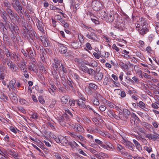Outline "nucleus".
Instances as JSON below:
<instances>
[{
  "label": "nucleus",
  "instance_id": "obj_1",
  "mask_svg": "<svg viewBox=\"0 0 159 159\" xmlns=\"http://www.w3.org/2000/svg\"><path fill=\"white\" fill-rule=\"evenodd\" d=\"M10 30L12 33L11 38V40L14 43V44H16L19 42L20 39L19 36V29L18 26L14 24H11L9 26Z\"/></svg>",
  "mask_w": 159,
  "mask_h": 159
},
{
  "label": "nucleus",
  "instance_id": "obj_2",
  "mask_svg": "<svg viewBox=\"0 0 159 159\" xmlns=\"http://www.w3.org/2000/svg\"><path fill=\"white\" fill-rule=\"evenodd\" d=\"M33 30H29L26 27H24L23 31V37L30 42L31 40L34 41V38L32 35Z\"/></svg>",
  "mask_w": 159,
  "mask_h": 159
},
{
  "label": "nucleus",
  "instance_id": "obj_3",
  "mask_svg": "<svg viewBox=\"0 0 159 159\" xmlns=\"http://www.w3.org/2000/svg\"><path fill=\"white\" fill-rule=\"evenodd\" d=\"M11 5L13 8L18 14L21 17L24 10H22L23 8L20 2L18 0L12 1Z\"/></svg>",
  "mask_w": 159,
  "mask_h": 159
},
{
  "label": "nucleus",
  "instance_id": "obj_4",
  "mask_svg": "<svg viewBox=\"0 0 159 159\" xmlns=\"http://www.w3.org/2000/svg\"><path fill=\"white\" fill-rule=\"evenodd\" d=\"M130 115V111L126 109H124L123 111L120 112L119 118L124 120H126Z\"/></svg>",
  "mask_w": 159,
  "mask_h": 159
},
{
  "label": "nucleus",
  "instance_id": "obj_5",
  "mask_svg": "<svg viewBox=\"0 0 159 159\" xmlns=\"http://www.w3.org/2000/svg\"><path fill=\"white\" fill-rule=\"evenodd\" d=\"M92 6L93 10L96 11L101 10L102 7V4L98 0L93 1L92 2Z\"/></svg>",
  "mask_w": 159,
  "mask_h": 159
},
{
  "label": "nucleus",
  "instance_id": "obj_6",
  "mask_svg": "<svg viewBox=\"0 0 159 159\" xmlns=\"http://www.w3.org/2000/svg\"><path fill=\"white\" fill-rule=\"evenodd\" d=\"M79 41L77 40L72 42L71 45L72 47L74 49H77L80 48L81 46V40L79 38V36H78Z\"/></svg>",
  "mask_w": 159,
  "mask_h": 159
},
{
  "label": "nucleus",
  "instance_id": "obj_7",
  "mask_svg": "<svg viewBox=\"0 0 159 159\" xmlns=\"http://www.w3.org/2000/svg\"><path fill=\"white\" fill-rule=\"evenodd\" d=\"M58 48L59 52L62 54H64L67 51V48L63 44L59 43L58 44Z\"/></svg>",
  "mask_w": 159,
  "mask_h": 159
},
{
  "label": "nucleus",
  "instance_id": "obj_8",
  "mask_svg": "<svg viewBox=\"0 0 159 159\" xmlns=\"http://www.w3.org/2000/svg\"><path fill=\"white\" fill-rule=\"evenodd\" d=\"M114 12L113 11H111L108 14H107V16L106 18V21L107 22H112L114 20Z\"/></svg>",
  "mask_w": 159,
  "mask_h": 159
},
{
  "label": "nucleus",
  "instance_id": "obj_9",
  "mask_svg": "<svg viewBox=\"0 0 159 159\" xmlns=\"http://www.w3.org/2000/svg\"><path fill=\"white\" fill-rule=\"evenodd\" d=\"M86 36L89 39H91L94 42L97 41V37L96 34L93 32L88 33Z\"/></svg>",
  "mask_w": 159,
  "mask_h": 159
},
{
  "label": "nucleus",
  "instance_id": "obj_10",
  "mask_svg": "<svg viewBox=\"0 0 159 159\" xmlns=\"http://www.w3.org/2000/svg\"><path fill=\"white\" fill-rule=\"evenodd\" d=\"M103 75V73L102 72H101L100 73H94V79L96 81H100L102 79Z\"/></svg>",
  "mask_w": 159,
  "mask_h": 159
},
{
  "label": "nucleus",
  "instance_id": "obj_11",
  "mask_svg": "<svg viewBox=\"0 0 159 159\" xmlns=\"http://www.w3.org/2000/svg\"><path fill=\"white\" fill-rule=\"evenodd\" d=\"M60 60H54V62L52 64V67L53 68V70H55L57 71L58 70V66L61 67L60 64Z\"/></svg>",
  "mask_w": 159,
  "mask_h": 159
},
{
  "label": "nucleus",
  "instance_id": "obj_12",
  "mask_svg": "<svg viewBox=\"0 0 159 159\" xmlns=\"http://www.w3.org/2000/svg\"><path fill=\"white\" fill-rule=\"evenodd\" d=\"M7 14L5 11H3L0 13V16L3 19V21L7 23L8 22V19L7 17Z\"/></svg>",
  "mask_w": 159,
  "mask_h": 159
},
{
  "label": "nucleus",
  "instance_id": "obj_13",
  "mask_svg": "<svg viewBox=\"0 0 159 159\" xmlns=\"http://www.w3.org/2000/svg\"><path fill=\"white\" fill-rule=\"evenodd\" d=\"M108 116L111 118H115L117 119L119 116L115 114L114 111L111 110H109L107 112Z\"/></svg>",
  "mask_w": 159,
  "mask_h": 159
},
{
  "label": "nucleus",
  "instance_id": "obj_14",
  "mask_svg": "<svg viewBox=\"0 0 159 159\" xmlns=\"http://www.w3.org/2000/svg\"><path fill=\"white\" fill-rule=\"evenodd\" d=\"M9 16H11V20H14L15 19L18 22L20 21V19L19 15L16 13L13 12L12 14H11V15Z\"/></svg>",
  "mask_w": 159,
  "mask_h": 159
},
{
  "label": "nucleus",
  "instance_id": "obj_15",
  "mask_svg": "<svg viewBox=\"0 0 159 159\" xmlns=\"http://www.w3.org/2000/svg\"><path fill=\"white\" fill-rule=\"evenodd\" d=\"M125 143L126 148L131 150L134 151L133 148L134 147V145L131 142L127 141L125 142Z\"/></svg>",
  "mask_w": 159,
  "mask_h": 159
},
{
  "label": "nucleus",
  "instance_id": "obj_16",
  "mask_svg": "<svg viewBox=\"0 0 159 159\" xmlns=\"http://www.w3.org/2000/svg\"><path fill=\"white\" fill-rule=\"evenodd\" d=\"M28 52V57L33 62H34V53L33 52L32 50H29Z\"/></svg>",
  "mask_w": 159,
  "mask_h": 159
},
{
  "label": "nucleus",
  "instance_id": "obj_17",
  "mask_svg": "<svg viewBox=\"0 0 159 159\" xmlns=\"http://www.w3.org/2000/svg\"><path fill=\"white\" fill-rule=\"evenodd\" d=\"M146 137L148 138L149 139L155 140L156 139H159V135L157 134H146Z\"/></svg>",
  "mask_w": 159,
  "mask_h": 159
},
{
  "label": "nucleus",
  "instance_id": "obj_18",
  "mask_svg": "<svg viewBox=\"0 0 159 159\" xmlns=\"http://www.w3.org/2000/svg\"><path fill=\"white\" fill-rule=\"evenodd\" d=\"M79 69L82 71L86 73L87 72L88 68L84 64H81L79 63Z\"/></svg>",
  "mask_w": 159,
  "mask_h": 159
},
{
  "label": "nucleus",
  "instance_id": "obj_19",
  "mask_svg": "<svg viewBox=\"0 0 159 159\" xmlns=\"http://www.w3.org/2000/svg\"><path fill=\"white\" fill-rule=\"evenodd\" d=\"M98 16L101 17L102 19L104 20L106 19L107 16V14L105 11L102 10L98 13Z\"/></svg>",
  "mask_w": 159,
  "mask_h": 159
},
{
  "label": "nucleus",
  "instance_id": "obj_20",
  "mask_svg": "<svg viewBox=\"0 0 159 159\" xmlns=\"http://www.w3.org/2000/svg\"><path fill=\"white\" fill-rule=\"evenodd\" d=\"M77 105L80 108H85L86 106L84 102L81 99L77 100Z\"/></svg>",
  "mask_w": 159,
  "mask_h": 159
},
{
  "label": "nucleus",
  "instance_id": "obj_21",
  "mask_svg": "<svg viewBox=\"0 0 159 159\" xmlns=\"http://www.w3.org/2000/svg\"><path fill=\"white\" fill-rule=\"evenodd\" d=\"M4 49V53L6 55L7 57H11L12 56V54L11 52L9 51L8 49L5 46L3 47Z\"/></svg>",
  "mask_w": 159,
  "mask_h": 159
},
{
  "label": "nucleus",
  "instance_id": "obj_22",
  "mask_svg": "<svg viewBox=\"0 0 159 159\" xmlns=\"http://www.w3.org/2000/svg\"><path fill=\"white\" fill-rule=\"evenodd\" d=\"M56 87L55 85H51V87L48 89L49 92L52 95H53L54 94V92L56 90Z\"/></svg>",
  "mask_w": 159,
  "mask_h": 159
},
{
  "label": "nucleus",
  "instance_id": "obj_23",
  "mask_svg": "<svg viewBox=\"0 0 159 159\" xmlns=\"http://www.w3.org/2000/svg\"><path fill=\"white\" fill-rule=\"evenodd\" d=\"M119 64L121 66L122 69L128 70L129 69L128 66L124 63L120 61L119 63Z\"/></svg>",
  "mask_w": 159,
  "mask_h": 159
},
{
  "label": "nucleus",
  "instance_id": "obj_24",
  "mask_svg": "<svg viewBox=\"0 0 159 159\" xmlns=\"http://www.w3.org/2000/svg\"><path fill=\"white\" fill-rule=\"evenodd\" d=\"M123 149V148L122 146L119 144L117 145V150L120 152L122 154L124 155L125 154L126 152H124Z\"/></svg>",
  "mask_w": 159,
  "mask_h": 159
},
{
  "label": "nucleus",
  "instance_id": "obj_25",
  "mask_svg": "<svg viewBox=\"0 0 159 159\" xmlns=\"http://www.w3.org/2000/svg\"><path fill=\"white\" fill-rule=\"evenodd\" d=\"M16 81L15 80H11L9 82V85L11 89L14 90L16 87L15 86Z\"/></svg>",
  "mask_w": 159,
  "mask_h": 159
},
{
  "label": "nucleus",
  "instance_id": "obj_26",
  "mask_svg": "<svg viewBox=\"0 0 159 159\" xmlns=\"http://www.w3.org/2000/svg\"><path fill=\"white\" fill-rule=\"evenodd\" d=\"M141 124L144 127L147 129L151 128H152V129H153V127L152 125L148 124L147 122H142L141 123Z\"/></svg>",
  "mask_w": 159,
  "mask_h": 159
},
{
  "label": "nucleus",
  "instance_id": "obj_27",
  "mask_svg": "<svg viewBox=\"0 0 159 159\" xmlns=\"http://www.w3.org/2000/svg\"><path fill=\"white\" fill-rule=\"evenodd\" d=\"M69 97L67 96H65L62 97L61 98V101L63 104H66L68 102Z\"/></svg>",
  "mask_w": 159,
  "mask_h": 159
},
{
  "label": "nucleus",
  "instance_id": "obj_28",
  "mask_svg": "<svg viewBox=\"0 0 159 159\" xmlns=\"http://www.w3.org/2000/svg\"><path fill=\"white\" fill-rule=\"evenodd\" d=\"M61 143L64 146H67L68 145L69 142L66 137H63L62 139H61Z\"/></svg>",
  "mask_w": 159,
  "mask_h": 159
},
{
  "label": "nucleus",
  "instance_id": "obj_29",
  "mask_svg": "<svg viewBox=\"0 0 159 159\" xmlns=\"http://www.w3.org/2000/svg\"><path fill=\"white\" fill-rule=\"evenodd\" d=\"M133 141L135 145L136 148L139 151L142 150V148L139 143L135 139H133Z\"/></svg>",
  "mask_w": 159,
  "mask_h": 159
},
{
  "label": "nucleus",
  "instance_id": "obj_30",
  "mask_svg": "<svg viewBox=\"0 0 159 159\" xmlns=\"http://www.w3.org/2000/svg\"><path fill=\"white\" fill-rule=\"evenodd\" d=\"M148 31V29L146 26H143L142 29L139 31V33L142 35H143Z\"/></svg>",
  "mask_w": 159,
  "mask_h": 159
},
{
  "label": "nucleus",
  "instance_id": "obj_31",
  "mask_svg": "<svg viewBox=\"0 0 159 159\" xmlns=\"http://www.w3.org/2000/svg\"><path fill=\"white\" fill-rule=\"evenodd\" d=\"M18 66L20 68V70L24 72H27V68L25 67V64L24 65L22 64H19Z\"/></svg>",
  "mask_w": 159,
  "mask_h": 159
},
{
  "label": "nucleus",
  "instance_id": "obj_32",
  "mask_svg": "<svg viewBox=\"0 0 159 159\" xmlns=\"http://www.w3.org/2000/svg\"><path fill=\"white\" fill-rule=\"evenodd\" d=\"M8 153L14 158L18 157V154L13 150H10L8 152Z\"/></svg>",
  "mask_w": 159,
  "mask_h": 159
},
{
  "label": "nucleus",
  "instance_id": "obj_33",
  "mask_svg": "<svg viewBox=\"0 0 159 159\" xmlns=\"http://www.w3.org/2000/svg\"><path fill=\"white\" fill-rule=\"evenodd\" d=\"M29 69L30 70H32L33 71L36 72L37 71L36 68V66L33 63H30V66H29Z\"/></svg>",
  "mask_w": 159,
  "mask_h": 159
},
{
  "label": "nucleus",
  "instance_id": "obj_34",
  "mask_svg": "<svg viewBox=\"0 0 159 159\" xmlns=\"http://www.w3.org/2000/svg\"><path fill=\"white\" fill-rule=\"evenodd\" d=\"M52 73L53 78L56 80V81H58V80H59V77L57 71H55V70H52Z\"/></svg>",
  "mask_w": 159,
  "mask_h": 159
},
{
  "label": "nucleus",
  "instance_id": "obj_35",
  "mask_svg": "<svg viewBox=\"0 0 159 159\" xmlns=\"http://www.w3.org/2000/svg\"><path fill=\"white\" fill-rule=\"evenodd\" d=\"M38 24L37 25V26L39 30L41 32H43V29L42 23L41 22H40L39 20H38Z\"/></svg>",
  "mask_w": 159,
  "mask_h": 159
},
{
  "label": "nucleus",
  "instance_id": "obj_36",
  "mask_svg": "<svg viewBox=\"0 0 159 159\" xmlns=\"http://www.w3.org/2000/svg\"><path fill=\"white\" fill-rule=\"evenodd\" d=\"M157 3L156 0H149L148 1V4L149 6L151 7H153L155 6Z\"/></svg>",
  "mask_w": 159,
  "mask_h": 159
},
{
  "label": "nucleus",
  "instance_id": "obj_37",
  "mask_svg": "<svg viewBox=\"0 0 159 159\" xmlns=\"http://www.w3.org/2000/svg\"><path fill=\"white\" fill-rule=\"evenodd\" d=\"M77 103V100H70L69 102V105L71 107L75 106Z\"/></svg>",
  "mask_w": 159,
  "mask_h": 159
},
{
  "label": "nucleus",
  "instance_id": "obj_38",
  "mask_svg": "<svg viewBox=\"0 0 159 159\" xmlns=\"http://www.w3.org/2000/svg\"><path fill=\"white\" fill-rule=\"evenodd\" d=\"M10 69L14 72H17L18 71L19 69L16 65L15 64L12 67L10 68Z\"/></svg>",
  "mask_w": 159,
  "mask_h": 159
},
{
  "label": "nucleus",
  "instance_id": "obj_39",
  "mask_svg": "<svg viewBox=\"0 0 159 159\" xmlns=\"http://www.w3.org/2000/svg\"><path fill=\"white\" fill-rule=\"evenodd\" d=\"M42 42L44 46L45 47H47L50 44L49 40L47 39L46 40L42 39Z\"/></svg>",
  "mask_w": 159,
  "mask_h": 159
},
{
  "label": "nucleus",
  "instance_id": "obj_40",
  "mask_svg": "<svg viewBox=\"0 0 159 159\" xmlns=\"http://www.w3.org/2000/svg\"><path fill=\"white\" fill-rule=\"evenodd\" d=\"M106 144L107 145V148L110 150L113 151L114 149L113 145L109 142H107Z\"/></svg>",
  "mask_w": 159,
  "mask_h": 159
},
{
  "label": "nucleus",
  "instance_id": "obj_41",
  "mask_svg": "<svg viewBox=\"0 0 159 159\" xmlns=\"http://www.w3.org/2000/svg\"><path fill=\"white\" fill-rule=\"evenodd\" d=\"M109 76L108 75H106L105 77L104 80L103 82V84L104 85H107L108 83L109 82Z\"/></svg>",
  "mask_w": 159,
  "mask_h": 159
},
{
  "label": "nucleus",
  "instance_id": "obj_42",
  "mask_svg": "<svg viewBox=\"0 0 159 159\" xmlns=\"http://www.w3.org/2000/svg\"><path fill=\"white\" fill-rule=\"evenodd\" d=\"M4 7H6V8H11V6L9 2L7 0L3 2Z\"/></svg>",
  "mask_w": 159,
  "mask_h": 159
},
{
  "label": "nucleus",
  "instance_id": "obj_43",
  "mask_svg": "<svg viewBox=\"0 0 159 159\" xmlns=\"http://www.w3.org/2000/svg\"><path fill=\"white\" fill-rule=\"evenodd\" d=\"M95 72V70L91 69H88V70L87 71V72H86V73L88 74L89 75H93L94 76V74Z\"/></svg>",
  "mask_w": 159,
  "mask_h": 159
},
{
  "label": "nucleus",
  "instance_id": "obj_44",
  "mask_svg": "<svg viewBox=\"0 0 159 159\" xmlns=\"http://www.w3.org/2000/svg\"><path fill=\"white\" fill-rule=\"evenodd\" d=\"M102 130V131L101 130H96V132L99 134L103 136H106L107 135L106 132H105L103 130Z\"/></svg>",
  "mask_w": 159,
  "mask_h": 159
},
{
  "label": "nucleus",
  "instance_id": "obj_45",
  "mask_svg": "<svg viewBox=\"0 0 159 159\" xmlns=\"http://www.w3.org/2000/svg\"><path fill=\"white\" fill-rule=\"evenodd\" d=\"M89 87L91 89L94 90H96L97 89L98 86L95 84L91 83L89 84Z\"/></svg>",
  "mask_w": 159,
  "mask_h": 159
},
{
  "label": "nucleus",
  "instance_id": "obj_46",
  "mask_svg": "<svg viewBox=\"0 0 159 159\" xmlns=\"http://www.w3.org/2000/svg\"><path fill=\"white\" fill-rule=\"evenodd\" d=\"M126 82L127 83L133 84H134V81L129 78L126 77Z\"/></svg>",
  "mask_w": 159,
  "mask_h": 159
},
{
  "label": "nucleus",
  "instance_id": "obj_47",
  "mask_svg": "<svg viewBox=\"0 0 159 159\" xmlns=\"http://www.w3.org/2000/svg\"><path fill=\"white\" fill-rule=\"evenodd\" d=\"M137 105L140 108H145V104L142 101H140L139 103H137Z\"/></svg>",
  "mask_w": 159,
  "mask_h": 159
},
{
  "label": "nucleus",
  "instance_id": "obj_48",
  "mask_svg": "<svg viewBox=\"0 0 159 159\" xmlns=\"http://www.w3.org/2000/svg\"><path fill=\"white\" fill-rule=\"evenodd\" d=\"M15 63H13L11 61L9 60L7 61V64L9 69Z\"/></svg>",
  "mask_w": 159,
  "mask_h": 159
},
{
  "label": "nucleus",
  "instance_id": "obj_49",
  "mask_svg": "<svg viewBox=\"0 0 159 159\" xmlns=\"http://www.w3.org/2000/svg\"><path fill=\"white\" fill-rule=\"evenodd\" d=\"M93 104L96 106H98L100 104L99 100L95 98L93 99Z\"/></svg>",
  "mask_w": 159,
  "mask_h": 159
},
{
  "label": "nucleus",
  "instance_id": "obj_50",
  "mask_svg": "<svg viewBox=\"0 0 159 159\" xmlns=\"http://www.w3.org/2000/svg\"><path fill=\"white\" fill-rule=\"evenodd\" d=\"M73 75L74 78L76 80V81H79L81 79V78L76 73H74Z\"/></svg>",
  "mask_w": 159,
  "mask_h": 159
},
{
  "label": "nucleus",
  "instance_id": "obj_51",
  "mask_svg": "<svg viewBox=\"0 0 159 159\" xmlns=\"http://www.w3.org/2000/svg\"><path fill=\"white\" fill-rule=\"evenodd\" d=\"M91 19L92 22L94 23L96 25H98L100 24L101 22L98 20V19H96L95 18H92Z\"/></svg>",
  "mask_w": 159,
  "mask_h": 159
},
{
  "label": "nucleus",
  "instance_id": "obj_52",
  "mask_svg": "<svg viewBox=\"0 0 159 159\" xmlns=\"http://www.w3.org/2000/svg\"><path fill=\"white\" fill-rule=\"evenodd\" d=\"M39 70L40 72L43 74L46 73V70L45 67L42 66H39Z\"/></svg>",
  "mask_w": 159,
  "mask_h": 159
},
{
  "label": "nucleus",
  "instance_id": "obj_53",
  "mask_svg": "<svg viewBox=\"0 0 159 159\" xmlns=\"http://www.w3.org/2000/svg\"><path fill=\"white\" fill-rule=\"evenodd\" d=\"M11 8H6V12L9 15H11V14H12L13 12V11L11 9Z\"/></svg>",
  "mask_w": 159,
  "mask_h": 159
},
{
  "label": "nucleus",
  "instance_id": "obj_54",
  "mask_svg": "<svg viewBox=\"0 0 159 159\" xmlns=\"http://www.w3.org/2000/svg\"><path fill=\"white\" fill-rule=\"evenodd\" d=\"M3 37L4 41H8L9 39L7 34L5 33L3 34Z\"/></svg>",
  "mask_w": 159,
  "mask_h": 159
},
{
  "label": "nucleus",
  "instance_id": "obj_55",
  "mask_svg": "<svg viewBox=\"0 0 159 159\" xmlns=\"http://www.w3.org/2000/svg\"><path fill=\"white\" fill-rule=\"evenodd\" d=\"M19 101L22 104H24L27 105L28 103L26 100L24 99H20Z\"/></svg>",
  "mask_w": 159,
  "mask_h": 159
},
{
  "label": "nucleus",
  "instance_id": "obj_56",
  "mask_svg": "<svg viewBox=\"0 0 159 159\" xmlns=\"http://www.w3.org/2000/svg\"><path fill=\"white\" fill-rule=\"evenodd\" d=\"M67 82L70 86L71 87H73V82L70 79L69 80L68 79L67 80Z\"/></svg>",
  "mask_w": 159,
  "mask_h": 159
},
{
  "label": "nucleus",
  "instance_id": "obj_57",
  "mask_svg": "<svg viewBox=\"0 0 159 159\" xmlns=\"http://www.w3.org/2000/svg\"><path fill=\"white\" fill-rule=\"evenodd\" d=\"M6 68L5 67L2 66H0V72L1 73H4V71L6 70Z\"/></svg>",
  "mask_w": 159,
  "mask_h": 159
},
{
  "label": "nucleus",
  "instance_id": "obj_58",
  "mask_svg": "<svg viewBox=\"0 0 159 159\" xmlns=\"http://www.w3.org/2000/svg\"><path fill=\"white\" fill-rule=\"evenodd\" d=\"M53 138L57 143H61V139L60 140L59 138H57L55 136L54 137H53Z\"/></svg>",
  "mask_w": 159,
  "mask_h": 159
},
{
  "label": "nucleus",
  "instance_id": "obj_59",
  "mask_svg": "<svg viewBox=\"0 0 159 159\" xmlns=\"http://www.w3.org/2000/svg\"><path fill=\"white\" fill-rule=\"evenodd\" d=\"M39 101L40 103L43 104L45 102V101L43 98L41 96H39L38 98Z\"/></svg>",
  "mask_w": 159,
  "mask_h": 159
},
{
  "label": "nucleus",
  "instance_id": "obj_60",
  "mask_svg": "<svg viewBox=\"0 0 159 159\" xmlns=\"http://www.w3.org/2000/svg\"><path fill=\"white\" fill-rule=\"evenodd\" d=\"M74 119H75L77 120L79 122H82V120L78 116L75 115L74 116V117L73 118Z\"/></svg>",
  "mask_w": 159,
  "mask_h": 159
},
{
  "label": "nucleus",
  "instance_id": "obj_61",
  "mask_svg": "<svg viewBox=\"0 0 159 159\" xmlns=\"http://www.w3.org/2000/svg\"><path fill=\"white\" fill-rule=\"evenodd\" d=\"M107 104L108 106L111 108H113L114 107L115 105L111 102L107 101Z\"/></svg>",
  "mask_w": 159,
  "mask_h": 159
},
{
  "label": "nucleus",
  "instance_id": "obj_62",
  "mask_svg": "<svg viewBox=\"0 0 159 159\" xmlns=\"http://www.w3.org/2000/svg\"><path fill=\"white\" fill-rule=\"evenodd\" d=\"M106 109V107L104 105H101L99 107V109L101 111H104Z\"/></svg>",
  "mask_w": 159,
  "mask_h": 159
},
{
  "label": "nucleus",
  "instance_id": "obj_63",
  "mask_svg": "<svg viewBox=\"0 0 159 159\" xmlns=\"http://www.w3.org/2000/svg\"><path fill=\"white\" fill-rule=\"evenodd\" d=\"M68 145H70L73 149H74L75 148H76L74 144L73 143V141L69 142Z\"/></svg>",
  "mask_w": 159,
  "mask_h": 159
},
{
  "label": "nucleus",
  "instance_id": "obj_64",
  "mask_svg": "<svg viewBox=\"0 0 159 159\" xmlns=\"http://www.w3.org/2000/svg\"><path fill=\"white\" fill-rule=\"evenodd\" d=\"M89 66L91 67H96L97 66L98 64L96 61H94L92 63H91V64Z\"/></svg>",
  "mask_w": 159,
  "mask_h": 159
}]
</instances>
